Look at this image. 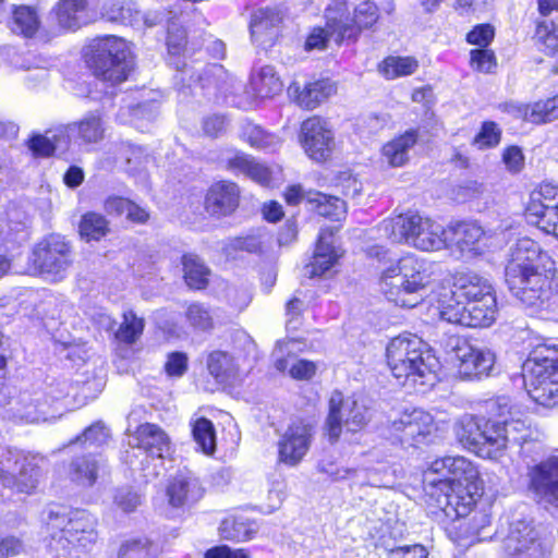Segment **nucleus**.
Returning <instances> with one entry per match:
<instances>
[{
    "instance_id": "obj_1",
    "label": "nucleus",
    "mask_w": 558,
    "mask_h": 558,
    "mask_svg": "<svg viewBox=\"0 0 558 558\" xmlns=\"http://www.w3.org/2000/svg\"><path fill=\"white\" fill-rule=\"evenodd\" d=\"M424 482L437 487L444 495L447 513L469 514L480 496L478 471L461 456L436 459L424 472Z\"/></svg>"
},
{
    "instance_id": "obj_2",
    "label": "nucleus",
    "mask_w": 558,
    "mask_h": 558,
    "mask_svg": "<svg viewBox=\"0 0 558 558\" xmlns=\"http://www.w3.org/2000/svg\"><path fill=\"white\" fill-rule=\"evenodd\" d=\"M387 363L392 375L403 385L432 386L436 375L430 361L433 356L427 344L413 333L392 338L386 348Z\"/></svg>"
},
{
    "instance_id": "obj_3",
    "label": "nucleus",
    "mask_w": 558,
    "mask_h": 558,
    "mask_svg": "<svg viewBox=\"0 0 558 558\" xmlns=\"http://www.w3.org/2000/svg\"><path fill=\"white\" fill-rule=\"evenodd\" d=\"M428 279L427 263L415 255H407L384 272L381 290L396 305L414 307L423 300Z\"/></svg>"
},
{
    "instance_id": "obj_4",
    "label": "nucleus",
    "mask_w": 558,
    "mask_h": 558,
    "mask_svg": "<svg viewBox=\"0 0 558 558\" xmlns=\"http://www.w3.org/2000/svg\"><path fill=\"white\" fill-rule=\"evenodd\" d=\"M88 63L101 84L113 87L124 82L133 69L128 44L117 36L97 38L90 45Z\"/></svg>"
},
{
    "instance_id": "obj_5",
    "label": "nucleus",
    "mask_w": 558,
    "mask_h": 558,
    "mask_svg": "<svg viewBox=\"0 0 558 558\" xmlns=\"http://www.w3.org/2000/svg\"><path fill=\"white\" fill-rule=\"evenodd\" d=\"M96 519L84 510H75L69 515L51 511L47 521L49 529L60 530L57 543L74 558H81L96 544Z\"/></svg>"
},
{
    "instance_id": "obj_6",
    "label": "nucleus",
    "mask_w": 558,
    "mask_h": 558,
    "mask_svg": "<svg viewBox=\"0 0 558 558\" xmlns=\"http://www.w3.org/2000/svg\"><path fill=\"white\" fill-rule=\"evenodd\" d=\"M373 410L364 397H344L336 390L329 399V413L326 430L331 441H337L342 433H357L372 420Z\"/></svg>"
},
{
    "instance_id": "obj_7",
    "label": "nucleus",
    "mask_w": 558,
    "mask_h": 558,
    "mask_svg": "<svg viewBox=\"0 0 558 558\" xmlns=\"http://www.w3.org/2000/svg\"><path fill=\"white\" fill-rule=\"evenodd\" d=\"M501 550L504 558H549L551 539L542 524L517 520L510 523Z\"/></svg>"
},
{
    "instance_id": "obj_8",
    "label": "nucleus",
    "mask_w": 558,
    "mask_h": 558,
    "mask_svg": "<svg viewBox=\"0 0 558 558\" xmlns=\"http://www.w3.org/2000/svg\"><path fill=\"white\" fill-rule=\"evenodd\" d=\"M512 294L526 307L543 308L555 295V283L550 270L530 269L506 278Z\"/></svg>"
},
{
    "instance_id": "obj_9",
    "label": "nucleus",
    "mask_w": 558,
    "mask_h": 558,
    "mask_svg": "<svg viewBox=\"0 0 558 558\" xmlns=\"http://www.w3.org/2000/svg\"><path fill=\"white\" fill-rule=\"evenodd\" d=\"M41 387H32L10 396L4 405V416L16 423L34 424L47 422L54 415L50 412L53 400Z\"/></svg>"
},
{
    "instance_id": "obj_10",
    "label": "nucleus",
    "mask_w": 558,
    "mask_h": 558,
    "mask_svg": "<svg viewBox=\"0 0 558 558\" xmlns=\"http://www.w3.org/2000/svg\"><path fill=\"white\" fill-rule=\"evenodd\" d=\"M522 376L527 395L535 401L537 388L558 384V345L541 344L522 365Z\"/></svg>"
},
{
    "instance_id": "obj_11",
    "label": "nucleus",
    "mask_w": 558,
    "mask_h": 558,
    "mask_svg": "<svg viewBox=\"0 0 558 558\" xmlns=\"http://www.w3.org/2000/svg\"><path fill=\"white\" fill-rule=\"evenodd\" d=\"M132 441L133 447L143 450V476L147 481L156 478L163 469V459L170 450L169 437L158 425L145 423L136 428Z\"/></svg>"
},
{
    "instance_id": "obj_12",
    "label": "nucleus",
    "mask_w": 558,
    "mask_h": 558,
    "mask_svg": "<svg viewBox=\"0 0 558 558\" xmlns=\"http://www.w3.org/2000/svg\"><path fill=\"white\" fill-rule=\"evenodd\" d=\"M328 27L337 33V40H356L362 29L371 28L379 17L377 5L369 1H363L354 9V17L351 20L344 3L336 8H327Z\"/></svg>"
},
{
    "instance_id": "obj_13",
    "label": "nucleus",
    "mask_w": 558,
    "mask_h": 558,
    "mask_svg": "<svg viewBox=\"0 0 558 558\" xmlns=\"http://www.w3.org/2000/svg\"><path fill=\"white\" fill-rule=\"evenodd\" d=\"M72 263L71 243L60 234L48 235L33 251L35 268L40 274L50 276L53 280L63 279Z\"/></svg>"
},
{
    "instance_id": "obj_14",
    "label": "nucleus",
    "mask_w": 558,
    "mask_h": 558,
    "mask_svg": "<svg viewBox=\"0 0 558 558\" xmlns=\"http://www.w3.org/2000/svg\"><path fill=\"white\" fill-rule=\"evenodd\" d=\"M447 348L462 378L487 376L495 364V354L490 350L475 348L464 338L450 337Z\"/></svg>"
},
{
    "instance_id": "obj_15",
    "label": "nucleus",
    "mask_w": 558,
    "mask_h": 558,
    "mask_svg": "<svg viewBox=\"0 0 558 558\" xmlns=\"http://www.w3.org/2000/svg\"><path fill=\"white\" fill-rule=\"evenodd\" d=\"M526 218L530 223L547 234L558 239V186L542 183L532 191L526 206Z\"/></svg>"
},
{
    "instance_id": "obj_16",
    "label": "nucleus",
    "mask_w": 558,
    "mask_h": 558,
    "mask_svg": "<svg viewBox=\"0 0 558 558\" xmlns=\"http://www.w3.org/2000/svg\"><path fill=\"white\" fill-rule=\"evenodd\" d=\"M433 430V416L421 409L401 413L389 425L390 436L403 447L417 448L426 444Z\"/></svg>"
},
{
    "instance_id": "obj_17",
    "label": "nucleus",
    "mask_w": 558,
    "mask_h": 558,
    "mask_svg": "<svg viewBox=\"0 0 558 558\" xmlns=\"http://www.w3.org/2000/svg\"><path fill=\"white\" fill-rule=\"evenodd\" d=\"M529 489L545 508L558 509V454H551L529 468Z\"/></svg>"
},
{
    "instance_id": "obj_18",
    "label": "nucleus",
    "mask_w": 558,
    "mask_h": 558,
    "mask_svg": "<svg viewBox=\"0 0 558 558\" xmlns=\"http://www.w3.org/2000/svg\"><path fill=\"white\" fill-rule=\"evenodd\" d=\"M39 475V468L26 459L19 461L12 451L5 450L0 454V482L4 487L31 494L38 484Z\"/></svg>"
},
{
    "instance_id": "obj_19",
    "label": "nucleus",
    "mask_w": 558,
    "mask_h": 558,
    "mask_svg": "<svg viewBox=\"0 0 558 558\" xmlns=\"http://www.w3.org/2000/svg\"><path fill=\"white\" fill-rule=\"evenodd\" d=\"M549 256L541 245L530 238L517 240L509 248L505 277L519 275L530 269L544 268Z\"/></svg>"
},
{
    "instance_id": "obj_20",
    "label": "nucleus",
    "mask_w": 558,
    "mask_h": 558,
    "mask_svg": "<svg viewBox=\"0 0 558 558\" xmlns=\"http://www.w3.org/2000/svg\"><path fill=\"white\" fill-rule=\"evenodd\" d=\"M301 141L306 154L316 161L327 160L335 146L332 131L319 117H312L302 123Z\"/></svg>"
},
{
    "instance_id": "obj_21",
    "label": "nucleus",
    "mask_w": 558,
    "mask_h": 558,
    "mask_svg": "<svg viewBox=\"0 0 558 558\" xmlns=\"http://www.w3.org/2000/svg\"><path fill=\"white\" fill-rule=\"evenodd\" d=\"M313 437V427L302 421L288 426L278 441L279 461L295 466L307 453Z\"/></svg>"
},
{
    "instance_id": "obj_22",
    "label": "nucleus",
    "mask_w": 558,
    "mask_h": 558,
    "mask_svg": "<svg viewBox=\"0 0 558 558\" xmlns=\"http://www.w3.org/2000/svg\"><path fill=\"white\" fill-rule=\"evenodd\" d=\"M504 423L505 448L515 446L519 453L525 458H534L541 453L542 442L539 432L531 426L526 420L521 417L506 418Z\"/></svg>"
},
{
    "instance_id": "obj_23",
    "label": "nucleus",
    "mask_w": 558,
    "mask_h": 558,
    "mask_svg": "<svg viewBox=\"0 0 558 558\" xmlns=\"http://www.w3.org/2000/svg\"><path fill=\"white\" fill-rule=\"evenodd\" d=\"M240 189L234 182L219 181L207 191L205 209L214 217L231 215L239 206Z\"/></svg>"
},
{
    "instance_id": "obj_24",
    "label": "nucleus",
    "mask_w": 558,
    "mask_h": 558,
    "mask_svg": "<svg viewBox=\"0 0 558 558\" xmlns=\"http://www.w3.org/2000/svg\"><path fill=\"white\" fill-rule=\"evenodd\" d=\"M448 238L462 255H480L487 246L486 232L475 222L463 221L454 225L448 230Z\"/></svg>"
},
{
    "instance_id": "obj_25",
    "label": "nucleus",
    "mask_w": 558,
    "mask_h": 558,
    "mask_svg": "<svg viewBox=\"0 0 558 558\" xmlns=\"http://www.w3.org/2000/svg\"><path fill=\"white\" fill-rule=\"evenodd\" d=\"M204 495V489L194 475L181 473L174 476L167 486L169 504L174 508L192 506Z\"/></svg>"
},
{
    "instance_id": "obj_26",
    "label": "nucleus",
    "mask_w": 558,
    "mask_h": 558,
    "mask_svg": "<svg viewBox=\"0 0 558 558\" xmlns=\"http://www.w3.org/2000/svg\"><path fill=\"white\" fill-rule=\"evenodd\" d=\"M428 218L416 213H407L399 215L383 223L386 235L395 243H407L410 245V239L421 235L422 229L425 227Z\"/></svg>"
},
{
    "instance_id": "obj_27",
    "label": "nucleus",
    "mask_w": 558,
    "mask_h": 558,
    "mask_svg": "<svg viewBox=\"0 0 558 558\" xmlns=\"http://www.w3.org/2000/svg\"><path fill=\"white\" fill-rule=\"evenodd\" d=\"M418 140V130L410 129L381 147V158L390 167L399 168L410 161V154Z\"/></svg>"
},
{
    "instance_id": "obj_28",
    "label": "nucleus",
    "mask_w": 558,
    "mask_h": 558,
    "mask_svg": "<svg viewBox=\"0 0 558 558\" xmlns=\"http://www.w3.org/2000/svg\"><path fill=\"white\" fill-rule=\"evenodd\" d=\"M282 16L277 9H258L252 14L251 36L257 45L270 46L277 37V26L281 23Z\"/></svg>"
},
{
    "instance_id": "obj_29",
    "label": "nucleus",
    "mask_w": 558,
    "mask_h": 558,
    "mask_svg": "<svg viewBox=\"0 0 558 558\" xmlns=\"http://www.w3.org/2000/svg\"><path fill=\"white\" fill-rule=\"evenodd\" d=\"M453 295L466 302L477 301L486 295H495L487 279L472 271H460L453 276Z\"/></svg>"
},
{
    "instance_id": "obj_30",
    "label": "nucleus",
    "mask_w": 558,
    "mask_h": 558,
    "mask_svg": "<svg viewBox=\"0 0 558 558\" xmlns=\"http://www.w3.org/2000/svg\"><path fill=\"white\" fill-rule=\"evenodd\" d=\"M340 254L332 244V230L322 229L313 260L306 266L310 277L325 275L338 260Z\"/></svg>"
},
{
    "instance_id": "obj_31",
    "label": "nucleus",
    "mask_w": 558,
    "mask_h": 558,
    "mask_svg": "<svg viewBox=\"0 0 558 558\" xmlns=\"http://www.w3.org/2000/svg\"><path fill=\"white\" fill-rule=\"evenodd\" d=\"M484 417L464 414L454 424V433L459 442L478 456H489V451L481 446Z\"/></svg>"
},
{
    "instance_id": "obj_32",
    "label": "nucleus",
    "mask_w": 558,
    "mask_h": 558,
    "mask_svg": "<svg viewBox=\"0 0 558 558\" xmlns=\"http://www.w3.org/2000/svg\"><path fill=\"white\" fill-rule=\"evenodd\" d=\"M226 168L233 173L244 174L263 185L268 184L271 180L270 170L265 165L242 151H236L226 159Z\"/></svg>"
},
{
    "instance_id": "obj_33",
    "label": "nucleus",
    "mask_w": 558,
    "mask_h": 558,
    "mask_svg": "<svg viewBox=\"0 0 558 558\" xmlns=\"http://www.w3.org/2000/svg\"><path fill=\"white\" fill-rule=\"evenodd\" d=\"M421 235L410 239V245L421 251H438L448 245V230L428 218Z\"/></svg>"
},
{
    "instance_id": "obj_34",
    "label": "nucleus",
    "mask_w": 558,
    "mask_h": 558,
    "mask_svg": "<svg viewBox=\"0 0 558 558\" xmlns=\"http://www.w3.org/2000/svg\"><path fill=\"white\" fill-rule=\"evenodd\" d=\"M497 313L495 295H486L477 301L466 302L468 327L481 328L490 326Z\"/></svg>"
},
{
    "instance_id": "obj_35",
    "label": "nucleus",
    "mask_w": 558,
    "mask_h": 558,
    "mask_svg": "<svg viewBox=\"0 0 558 558\" xmlns=\"http://www.w3.org/2000/svg\"><path fill=\"white\" fill-rule=\"evenodd\" d=\"M61 27L74 31L88 21L87 0H61L57 10Z\"/></svg>"
},
{
    "instance_id": "obj_36",
    "label": "nucleus",
    "mask_w": 558,
    "mask_h": 558,
    "mask_svg": "<svg viewBox=\"0 0 558 558\" xmlns=\"http://www.w3.org/2000/svg\"><path fill=\"white\" fill-rule=\"evenodd\" d=\"M100 468L99 460L92 456L85 454L75 457L69 465V477L77 485L89 487L95 484Z\"/></svg>"
},
{
    "instance_id": "obj_37",
    "label": "nucleus",
    "mask_w": 558,
    "mask_h": 558,
    "mask_svg": "<svg viewBox=\"0 0 558 558\" xmlns=\"http://www.w3.org/2000/svg\"><path fill=\"white\" fill-rule=\"evenodd\" d=\"M101 15L111 22L132 24L140 20V9L134 0H102Z\"/></svg>"
},
{
    "instance_id": "obj_38",
    "label": "nucleus",
    "mask_w": 558,
    "mask_h": 558,
    "mask_svg": "<svg viewBox=\"0 0 558 558\" xmlns=\"http://www.w3.org/2000/svg\"><path fill=\"white\" fill-rule=\"evenodd\" d=\"M336 92L337 88L330 80L316 81L304 87L298 96V102L306 109H314Z\"/></svg>"
},
{
    "instance_id": "obj_39",
    "label": "nucleus",
    "mask_w": 558,
    "mask_h": 558,
    "mask_svg": "<svg viewBox=\"0 0 558 558\" xmlns=\"http://www.w3.org/2000/svg\"><path fill=\"white\" fill-rule=\"evenodd\" d=\"M251 86L256 96L262 98L272 97L282 89V83L277 76L275 69L270 65L260 68L252 75Z\"/></svg>"
},
{
    "instance_id": "obj_40",
    "label": "nucleus",
    "mask_w": 558,
    "mask_h": 558,
    "mask_svg": "<svg viewBox=\"0 0 558 558\" xmlns=\"http://www.w3.org/2000/svg\"><path fill=\"white\" fill-rule=\"evenodd\" d=\"M418 69V61L414 57L389 56L378 65L379 72L387 80H395L415 73Z\"/></svg>"
},
{
    "instance_id": "obj_41",
    "label": "nucleus",
    "mask_w": 558,
    "mask_h": 558,
    "mask_svg": "<svg viewBox=\"0 0 558 558\" xmlns=\"http://www.w3.org/2000/svg\"><path fill=\"white\" fill-rule=\"evenodd\" d=\"M523 119L534 124L547 123L558 118V95L524 106Z\"/></svg>"
},
{
    "instance_id": "obj_42",
    "label": "nucleus",
    "mask_w": 558,
    "mask_h": 558,
    "mask_svg": "<svg viewBox=\"0 0 558 558\" xmlns=\"http://www.w3.org/2000/svg\"><path fill=\"white\" fill-rule=\"evenodd\" d=\"M240 136L252 147L266 151H275L281 144L278 136L253 123L243 124Z\"/></svg>"
},
{
    "instance_id": "obj_43",
    "label": "nucleus",
    "mask_w": 558,
    "mask_h": 558,
    "mask_svg": "<svg viewBox=\"0 0 558 558\" xmlns=\"http://www.w3.org/2000/svg\"><path fill=\"white\" fill-rule=\"evenodd\" d=\"M71 131L86 144L97 143L104 138L105 126L99 113L86 114L81 121L71 126Z\"/></svg>"
},
{
    "instance_id": "obj_44",
    "label": "nucleus",
    "mask_w": 558,
    "mask_h": 558,
    "mask_svg": "<svg viewBox=\"0 0 558 558\" xmlns=\"http://www.w3.org/2000/svg\"><path fill=\"white\" fill-rule=\"evenodd\" d=\"M184 279L192 289L202 290L208 284L210 270L196 255H184L182 258Z\"/></svg>"
},
{
    "instance_id": "obj_45",
    "label": "nucleus",
    "mask_w": 558,
    "mask_h": 558,
    "mask_svg": "<svg viewBox=\"0 0 558 558\" xmlns=\"http://www.w3.org/2000/svg\"><path fill=\"white\" fill-rule=\"evenodd\" d=\"M307 202L315 205L319 216L340 220L345 214V203L339 197L329 196L319 192H308Z\"/></svg>"
},
{
    "instance_id": "obj_46",
    "label": "nucleus",
    "mask_w": 558,
    "mask_h": 558,
    "mask_svg": "<svg viewBox=\"0 0 558 558\" xmlns=\"http://www.w3.org/2000/svg\"><path fill=\"white\" fill-rule=\"evenodd\" d=\"M39 27V19L34 9L26 5L15 8L13 11L11 28L25 37H33Z\"/></svg>"
},
{
    "instance_id": "obj_47",
    "label": "nucleus",
    "mask_w": 558,
    "mask_h": 558,
    "mask_svg": "<svg viewBox=\"0 0 558 558\" xmlns=\"http://www.w3.org/2000/svg\"><path fill=\"white\" fill-rule=\"evenodd\" d=\"M481 446L484 447L485 450L489 451L488 457H492L494 453L505 449L502 422L484 418Z\"/></svg>"
},
{
    "instance_id": "obj_48",
    "label": "nucleus",
    "mask_w": 558,
    "mask_h": 558,
    "mask_svg": "<svg viewBox=\"0 0 558 558\" xmlns=\"http://www.w3.org/2000/svg\"><path fill=\"white\" fill-rule=\"evenodd\" d=\"M192 435L199 449L211 454L216 449V434L214 424L205 418L199 417L192 423Z\"/></svg>"
},
{
    "instance_id": "obj_49",
    "label": "nucleus",
    "mask_w": 558,
    "mask_h": 558,
    "mask_svg": "<svg viewBox=\"0 0 558 558\" xmlns=\"http://www.w3.org/2000/svg\"><path fill=\"white\" fill-rule=\"evenodd\" d=\"M108 221L97 213L85 214L80 222V234L86 241H99L108 232Z\"/></svg>"
},
{
    "instance_id": "obj_50",
    "label": "nucleus",
    "mask_w": 558,
    "mask_h": 558,
    "mask_svg": "<svg viewBox=\"0 0 558 558\" xmlns=\"http://www.w3.org/2000/svg\"><path fill=\"white\" fill-rule=\"evenodd\" d=\"M185 318L189 325L197 331L207 332L214 328V316L211 310L203 303H192L185 311Z\"/></svg>"
},
{
    "instance_id": "obj_51",
    "label": "nucleus",
    "mask_w": 558,
    "mask_h": 558,
    "mask_svg": "<svg viewBox=\"0 0 558 558\" xmlns=\"http://www.w3.org/2000/svg\"><path fill=\"white\" fill-rule=\"evenodd\" d=\"M220 536L228 541L245 542L252 538L253 529L242 518H226L219 526Z\"/></svg>"
},
{
    "instance_id": "obj_52",
    "label": "nucleus",
    "mask_w": 558,
    "mask_h": 558,
    "mask_svg": "<svg viewBox=\"0 0 558 558\" xmlns=\"http://www.w3.org/2000/svg\"><path fill=\"white\" fill-rule=\"evenodd\" d=\"M144 320L138 318L133 311L124 312L123 322L116 332V338L124 343H134L143 333Z\"/></svg>"
},
{
    "instance_id": "obj_53",
    "label": "nucleus",
    "mask_w": 558,
    "mask_h": 558,
    "mask_svg": "<svg viewBox=\"0 0 558 558\" xmlns=\"http://www.w3.org/2000/svg\"><path fill=\"white\" fill-rule=\"evenodd\" d=\"M156 549L147 538H134L123 542L117 558H155Z\"/></svg>"
},
{
    "instance_id": "obj_54",
    "label": "nucleus",
    "mask_w": 558,
    "mask_h": 558,
    "mask_svg": "<svg viewBox=\"0 0 558 558\" xmlns=\"http://www.w3.org/2000/svg\"><path fill=\"white\" fill-rule=\"evenodd\" d=\"M207 368L217 381L225 383L233 374L231 356L226 352L215 351L208 356Z\"/></svg>"
},
{
    "instance_id": "obj_55",
    "label": "nucleus",
    "mask_w": 558,
    "mask_h": 558,
    "mask_svg": "<svg viewBox=\"0 0 558 558\" xmlns=\"http://www.w3.org/2000/svg\"><path fill=\"white\" fill-rule=\"evenodd\" d=\"M110 437L109 428L104 422L98 421L87 427L82 435L77 436L73 442H80L89 447H101Z\"/></svg>"
},
{
    "instance_id": "obj_56",
    "label": "nucleus",
    "mask_w": 558,
    "mask_h": 558,
    "mask_svg": "<svg viewBox=\"0 0 558 558\" xmlns=\"http://www.w3.org/2000/svg\"><path fill=\"white\" fill-rule=\"evenodd\" d=\"M501 138V131L498 125L493 121L483 122L480 132L474 138V144L478 148H492L499 144Z\"/></svg>"
},
{
    "instance_id": "obj_57",
    "label": "nucleus",
    "mask_w": 558,
    "mask_h": 558,
    "mask_svg": "<svg viewBox=\"0 0 558 558\" xmlns=\"http://www.w3.org/2000/svg\"><path fill=\"white\" fill-rule=\"evenodd\" d=\"M535 36L550 52L558 51V26L553 21H538L536 23Z\"/></svg>"
},
{
    "instance_id": "obj_58",
    "label": "nucleus",
    "mask_w": 558,
    "mask_h": 558,
    "mask_svg": "<svg viewBox=\"0 0 558 558\" xmlns=\"http://www.w3.org/2000/svg\"><path fill=\"white\" fill-rule=\"evenodd\" d=\"M120 158L124 159L130 170H137L147 156L143 148L131 143H122L119 149Z\"/></svg>"
},
{
    "instance_id": "obj_59",
    "label": "nucleus",
    "mask_w": 558,
    "mask_h": 558,
    "mask_svg": "<svg viewBox=\"0 0 558 558\" xmlns=\"http://www.w3.org/2000/svg\"><path fill=\"white\" fill-rule=\"evenodd\" d=\"M439 316L447 323L468 327L466 303L457 301L456 304H448L439 312Z\"/></svg>"
},
{
    "instance_id": "obj_60",
    "label": "nucleus",
    "mask_w": 558,
    "mask_h": 558,
    "mask_svg": "<svg viewBox=\"0 0 558 558\" xmlns=\"http://www.w3.org/2000/svg\"><path fill=\"white\" fill-rule=\"evenodd\" d=\"M326 20H327V22H326L325 28H320V27L314 28L313 32L307 37V39L305 41L306 50H313V49L322 50L326 47L327 40L332 37L335 38V40L337 43H339L337 40V33L331 32V29H329V27H328V17L327 16H326Z\"/></svg>"
},
{
    "instance_id": "obj_61",
    "label": "nucleus",
    "mask_w": 558,
    "mask_h": 558,
    "mask_svg": "<svg viewBox=\"0 0 558 558\" xmlns=\"http://www.w3.org/2000/svg\"><path fill=\"white\" fill-rule=\"evenodd\" d=\"M493 38L494 28L488 24L477 25L466 35L469 44L480 47H487Z\"/></svg>"
},
{
    "instance_id": "obj_62",
    "label": "nucleus",
    "mask_w": 558,
    "mask_h": 558,
    "mask_svg": "<svg viewBox=\"0 0 558 558\" xmlns=\"http://www.w3.org/2000/svg\"><path fill=\"white\" fill-rule=\"evenodd\" d=\"M24 550L22 539L14 535H0V558H10Z\"/></svg>"
},
{
    "instance_id": "obj_63",
    "label": "nucleus",
    "mask_w": 558,
    "mask_h": 558,
    "mask_svg": "<svg viewBox=\"0 0 558 558\" xmlns=\"http://www.w3.org/2000/svg\"><path fill=\"white\" fill-rule=\"evenodd\" d=\"M165 369L169 376H182L187 369V356L182 352H172L168 355Z\"/></svg>"
},
{
    "instance_id": "obj_64",
    "label": "nucleus",
    "mask_w": 558,
    "mask_h": 558,
    "mask_svg": "<svg viewBox=\"0 0 558 558\" xmlns=\"http://www.w3.org/2000/svg\"><path fill=\"white\" fill-rule=\"evenodd\" d=\"M427 557H428L427 549L420 544L392 548L389 550V556H388V558H427Z\"/></svg>"
}]
</instances>
